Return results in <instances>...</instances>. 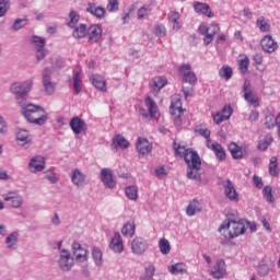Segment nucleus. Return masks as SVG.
Listing matches in <instances>:
<instances>
[{
	"instance_id": "7ed1b4c3",
	"label": "nucleus",
	"mask_w": 280,
	"mask_h": 280,
	"mask_svg": "<svg viewBox=\"0 0 280 280\" xmlns=\"http://www.w3.org/2000/svg\"><path fill=\"white\" fill-rule=\"evenodd\" d=\"M22 115L30 121V124H35L36 126H45L47 119H49L45 108L34 104H28L23 107Z\"/></svg>"
},
{
	"instance_id": "338daca9",
	"label": "nucleus",
	"mask_w": 280,
	"mask_h": 280,
	"mask_svg": "<svg viewBox=\"0 0 280 280\" xmlns=\"http://www.w3.org/2000/svg\"><path fill=\"white\" fill-rule=\"evenodd\" d=\"M245 229H248L252 231V233H255V231H257V225L255 222L245 221Z\"/></svg>"
},
{
	"instance_id": "774afa93",
	"label": "nucleus",
	"mask_w": 280,
	"mask_h": 280,
	"mask_svg": "<svg viewBox=\"0 0 280 280\" xmlns=\"http://www.w3.org/2000/svg\"><path fill=\"white\" fill-rule=\"evenodd\" d=\"M155 175L158 178H163V176H167V173L165 172V167H159L155 170Z\"/></svg>"
},
{
	"instance_id": "9d476101",
	"label": "nucleus",
	"mask_w": 280,
	"mask_h": 280,
	"mask_svg": "<svg viewBox=\"0 0 280 280\" xmlns=\"http://www.w3.org/2000/svg\"><path fill=\"white\" fill-rule=\"evenodd\" d=\"M72 255H73V259L74 261H77V264H86L89 257V250H86V248L82 247V245L80 243H73L72 244Z\"/></svg>"
},
{
	"instance_id": "72a5a7b5",
	"label": "nucleus",
	"mask_w": 280,
	"mask_h": 280,
	"mask_svg": "<svg viewBox=\"0 0 280 280\" xmlns=\"http://www.w3.org/2000/svg\"><path fill=\"white\" fill-rule=\"evenodd\" d=\"M167 84V78L155 77L151 80L150 86L153 91H161Z\"/></svg>"
},
{
	"instance_id": "2f4dec72",
	"label": "nucleus",
	"mask_w": 280,
	"mask_h": 280,
	"mask_svg": "<svg viewBox=\"0 0 280 280\" xmlns=\"http://www.w3.org/2000/svg\"><path fill=\"white\" fill-rule=\"evenodd\" d=\"M16 140L20 145H27L32 143V135L25 129H20L16 133Z\"/></svg>"
},
{
	"instance_id": "6e6d98bb",
	"label": "nucleus",
	"mask_w": 280,
	"mask_h": 280,
	"mask_svg": "<svg viewBox=\"0 0 280 280\" xmlns=\"http://www.w3.org/2000/svg\"><path fill=\"white\" fill-rule=\"evenodd\" d=\"M92 257L96 266H102V250H100V248L93 249Z\"/></svg>"
},
{
	"instance_id": "09e8293b",
	"label": "nucleus",
	"mask_w": 280,
	"mask_h": 280,
	"mask_svg": "<svg viewBox=\"0 0 280 280\" xmlns=\"http://www.w3.org/2000/svg\"><path fill=\"white\" fill-rule=\"evenodd\" d=\"M171 275H183L185 272V264L177 262L168 267Z\"/></svg>"
},
{
	"instance_id": "20e7f679",
	"label": "nucleus",
	"mask_w": 280,
	"mask_h": 280,
	"mask_svg": "<svg viewBox=\"0 0 280 280\" xmlns=\"http://www.w3.org/2000/svg\"><path fill=\"white\" fill-rule=\"evenodd\" d=\"M198 32L203 36V45H211V43H213V38H215V34H220V24L212 22L208 25L202 22L198 26Z\"/></svg>"
},
{
	"instance_id": "603ef678",
	"label": "nucleus",
	"mask_w": 280,
	"mask_h": 280,
	"mask_svg": "<svg viewBox=\"0 0 280 280\" xmlns=\"http://www.w3.org/2000/svg\"><path fill=\"white\" fill-rule=\"evenodd\" d=\"M262 196L267 202H275V196H272V187L265 186L262 189Z\"/></svg>"
},
{
	"instance_id": "f8f14e48",
	"label": "nucleus",
	"mask_w": 280,
	"mask_h": 280,
	"mask_svg": "<svg viewBox=\"0 0 280 280\" xmlns=\"http://www.w3.org/2000/svg\"><path fill=\"white\" fill-rule=\"evenodd\" d=\"M102 25L100 24H91L88 27V43L90 45H94V43H100V40L102 39Z\"/></svg>"
},
{
	"instance_id": "79ce46f5",
	"label": "nucleus",
	"mask_w": 280,
	"mask_h": 280,
	"mask_svg": "<svg viewBox=\"0 0 280 280\" xmlns=\"http://www.w3.org/2000/svg\"><path fill=\"white\" fill-rule=\"evenodd\" d=\"M269 174L270 176H279V162L277 156H272L269 161Z\"/></svg>"
},
{
	"instance_id": "c85d7f7f",
	"label": "nucleus",
	"mask_w": 280,
	"mask_h": 280,
	"mask_svg": "<svg viewBox=\"0 0 280 280\" xmlns=\"http://www.w3.org/2000/svg\"><path fill=\"white\" fill-rule=\"evenodd\" d=\"M170 110H171V115H183V113H185V109H183V103L180 101V96L175 95L172 97Z\"/></svg>"
},
{
	"instance_id": "13d9d810",
	"label": "nucleus",
	"mask_w": 280,
	"mask_h": 280,
	"mask_svg": "<svg viewBox=\"0 0 280 280\" xmlns=\"http://www.w3.org/2000/svg\"><path fill=\"white\" fill-rule=\"evenodd\" d=\"M8 10H10V0H0V18L5 16Z\"/></svg>"
},
{
	"instance_id": "6ab92c4d",
	"label": "nucleus",
	"mask_w": 280,
	"mask_h": 280,
	"mask_svg": "<svg viewBox=\"0 0 280 280\" xmlns=\"http://www.w3.org/2000/svg\"><path fill=\"white\" fill-rule=\"evenodd\" d=\"M33 43L35 45L37 60L38 61L44 60L45 56H47V51L45 50V43H46L45 38L34 36Z\"/></svg>"
},
{
	"instance_id": "39448f33",
	"label": "nucleus",
	"mask_w": 280,
	"mask_h": 280,
	"mask_svg": "<svg viewBox=\"0 0 280 280\" xmlns=\"http://www.w3.org/2000/svg\"><path fill=\"white\" fill-rule=\"evenodd\" d=\"M144 104L148 108V112L144 108L139 109V114L143 117V119H158V117L161 115L159 113V105H156V102L150 96H147L144 98Z\"/></svg>"
},
{
	"instance_id": "dca6fc26",
	"label": "nucleus",
	"mask_w": 280,
	"mask_h": 280,
	"mask_svg": "<svg viewBox=\"0 0 280 280\" xmlns=\"http://www.w3.org/2000/svg\"><path fill=\"white\" fill-rule=\"evenodd\" d=\"M131 250L133 255H143L148 250V242L141 236H136L131 242Z\"/></svg>"
},
{
	"instance_id": "864d4df0",
	"label": "nucleus",
	"mask_w": 280,
	"mask_h": 280,
	"mask_svg": "<svg viewBox=\"0 0 280 280\" xmlns=\"http://www.w3.org/2000/svg\"><path fill=\"white\" fill-rule=\"evenodd\" d=\"M18 242H19V233L13 232L7 237L8 248H14Z\"/></svg>"
},
{
	"instance_id": "ea45409f",
	"label": "nucleus",
	"mask_w": 280,
	"mask_h": 280,
	"mask_svg": "<svg viewBox=\"0 0 280 280\" xmlns=\"http://www.w3.org/2000/svg\"><path fill=\"white\" fill-rule=\"evenodd\" d=\"M219 77L222 78V80H231L233 78V68H231L228 65H224L220 70H219Z\"/></svg>"
},
{
	"instance_id": "a878e982",
	"label": "nucleus",
	"mask_w": 280,
	"mask_h": 280,
	"mask_svg": "<svg viewBox=\"0 0 280 280\" xmlns=\"http://www.w3.org/2000/svg\"><path fill=\"white\" fill-rule=\"evenodd\" d=\"M90 82L93 84L94 88L97 89V91L106 93V79H104V77H102L101 74H92L90 78Z\"/></svg>"
},
{
	"instance_id": "4d7b16f0",
	"label": "nucleus",
	"mask_w": 280,
	"mask_h": 280,
	"mask_svg": "<svg viewBox=\"0 0 280 280\" xmlns=\"http://www.w3.org/2000/svg\"><path fill=\"white\" fill-rule=\"evenodd\" d=\"M106 10L109 12H117L119 10V0H107Z\"/></svg>"
},
{
	"instance_id": "bb28decb",
	"label": "nucleus",
	"mask_w": 280,
	"mask_h": 280,
	"mask_svg": "<svg viewBox=\"0 0 280 280\" xmlns=\"http://www.w3.org/2000/svg\"><path fill=\"white\" fill-rule=\"evenodd\" d=\"M226 275V262L223 259L217 261L214 270L211 271L213 279H222Z\"/></svg>"
},
{
	"instance_id": "de8ad7c7",
	"label": "nucleus",
	"mask_w": 280,
	"mask_h": 280,
	"mask_svg": "<svg viewBox=\"0 0 280 280\" xmlns=\"http://www.w3.org/2000/svg\"><path fill=\"white\" fill-rule=\"evenodd\" d=\"M152 12V2L149 4H144L138 10V19H145V16H150Z\"/></svg>"
},
{
	"instance_id": "0eeeda50",
	"label": "nucleus",
	"mask_w": 280,
	"mask_h": 280,
	"mask_svg": "<svg viewBox=\"0 0 280 280\" xmlns=\"http://www.w3.org/2000/svg\"><path fill=\"white\" fill-rule=\"evenodd\" d=\"M243 93H244V100L247 102V104H250L254 108H258L259 106V96L253 92V89L250 86V81L246 79L243 84Z\"/></svg>"
},
{
	"instance_id": "3c124183",
	"label": "nucleus",
	"mask_w": 280,
	"mask_h": 280,
	"mask_svg": "<svg viewBox=\"0 0 280 280\" xmlns=\"http://www.w3.org/2000/svg\"><path fill=\"white\" fill-rule=\"evenodd\" d=\"M272 141V135H267L265 139L258 143V149H260L262 152L268 150V145H270Z\"/></svg>"
},
{
	"instance_id": "4468645a",
	"label": "nucleus",
	"mask_w": 280,
	"mask_h": 280,
	"mask_svg": "<svg viewBox=\"0 0 280 280\" xmlns=\"http://www.w3.org/2000/svg\"><path fill=\"white\" fill-rule=\"evenodd\" d=\"M34 82L32 80H28L24 83H13L11 86L12 93L18 95V97H26L30 91H32V85Z\"/></svg>"
},
{
	"instance_id": "e2e57ef3",
	"label": "nucleus",
	"mask_w": 280,
	"mask_h": 280,
	"mask_svg": "<svg viewBox=\"0 0 280 280\" xmlns=\"http://www.w3.org/2000/svg\"><path fill=\"white\" fill-rule=\"evenodd\" d=\"M253 180H254V185H255V187H257V189L264 188V180L261 179V177L254 175Z\"/></svg>"
},
{
	"instance_id": "ddd939ff",
	"label": "nucleus",
	"mask_w": 280,
	"mask_h": 280,
	"mask_svg": "<svg viewBox=\"0 0 280 280\" xmlns=\"http://www.w3.org/2000/svg\"><path fill=\"white\" fill-rule=\"evenodd\" d=\"M233 115V107L231 105H225L222 110L217 112L214 115H212V119L217 126H220V124H224V121H229L231 119V116Z\"/></svg>"
},
{
	"instance_id": "7c9ffc66",
	"label": "nucleus",
	"mask_w": 280,
	"mask_h": 280,
	"mask_svg": "<svg viewBox=\"0 0 280 280\" xmlns=\"http://www.w3.org/2000/svg\"><path fill=\"white\" fill-rule=\"evenodd\" d=\"M109 248L114 250V253H124V241H121V235L116 233L110 241Z\"/></svg>"
},
{
	"instance_id": "4be33fe9",
	"label": "nucleus",
	"mask_w": 280,
	"mask_h": 280,
	"mask_svg": "<svg viewBox=\"0 0 280 280\" xmlns=\"http://www.w3.org/2000/svg\"><path fill=\"white\" fill-rule=\"evenodd\" d=\"M50 75H51V70L46 68L43 73V84L48 95L54 94V91H56V85L51 82Z\"/></svg>"
},
{
	"instance_id": "4c0bfd02",
	"label": "nucleus",
	"mask_w": 280,
	"mask_h": 280,
	"mask_svg": "<svg viewBox=\"0 0 280 280\" xmlns=\"http://www.w3.org/2000/svg\"><path fill=\"white\" fill-rule=\"evenodd\" d=\"M156 272V267L154 265H148L144 268V272L140 276V280H152Z\"/></svg>"
},
{
	"instance_id": "f257e3e1",
	"label": "nucleus",
	"mask_w": 280,
	"mask_h": 280,
	"mask_svg": "<svg viewBox=\"0 0 280 280\" xmlns=\"http://www.w3.org/2000/svg\"><path fill=\"white\" fill-rule=\"evenodd\" d=\"M175 156L184 159L186 165H188L187 176L190 180L200 183V170H202V160L198 152L192 149L186 148L183 143L174 141L173 144Z\"/></svg>"
},
{
	"instance_id": "bf43d9fd",
	"label": "nucleus",
	"mask_w": 280,
	"mask_h": 280,
	"mask_svg": "<svg viewBox=\"0 0 280 280\" xmlns=\"http://www.w3.org/2000/svg\"><path fill=\"white\" fill-rule=\"evenodd\" d=\"M155 35L159 36L160 38L167 36V28H165V25L158 24L155 26Z\"/></svg>"
},
{
	"instance_id": "5701e85b",
	"label": "nucleus",
	"mask_w": 280,
	"mask_h": 280,
	"mask_svg": "<svg viewBox=\"0 0 280 280\" xmlns=\"http://www.w3.org/2000/svg\"><path fill=\"white\" fill-rule=\"evenodd\" d=\"M224 194L229 200H232L234 202H237L240 200V195L237 194V190L235 189V186L233 185V182L231 179H226L224 185Z\"/></svg>"
},
{
	"instance_id": "f704fd0d",
	"label": "nucleus",
	"mask_w": 280,
	"mask_h": 280,
	"mask_svg": "<svg viewBox=\"0 0 280 280\" xmlns=\"http://www.w3.org/2000/svg\"><path fill=\"white\" fill-rule=\"evenodd\" d=\"M167 19H168V23L173 24V30L175 32H178V30H180L182 27L180 22H178L180 20V13L176 11H171L167 15Z\"/></svg>"
},
{
	"instance_id": "680f3d73",
	"label": "nucleus",
	"mask_w": 280,
	"mask_h": 280,
	"mask_svg": "<svg viewBox=\"0 0 280 280\" xmlns=\"http://www.w3.org/2000/svg\"><path fill=\"white\" fill-rule=\"evenodd\" d=\"M27 25V20L25 19H19L14 22L13 28L14 30H21V27H25Z\"/></svg>"
},
{
	"instance_id": "5fc2aeb1",
	"label": "nucleus",
	"mask_w": 280,
	"mask_h": 280,
	"mask_svg": "<svg viewBox=\"0 0 280 280\" xmlns=\"http://www.w3.org/2000/svg\"><path fill=\"white\" fill-rule=\"evenodd\" d=\"M275 126H276V118H275V115L268 114V115L265 117V127H266L268 130H272V128H275Z\"/></svg>"
},
{
	"instance_id": "393cba45",
	"label": "nucleus",
	"mask_w": 280,
	"mask_h": 280,
	"mask_svg": "<svg viewBox=\"0 0 280 280\" xmlns=\"http://www.w3.org/2000/svg\"><path fill=\"white\" fill-rule=\"evenodd\" d=\"M71 259V254L67 249H62L60 252V258H59V266L63 272H69L71 270V262L69 260Z\"/></svg>"
},
{
	"instance_id": "0e129e2a",
	"label": "nucleus",
	"mask_w": 280,
	"mask_h": 280,
	"mask_svg": "<svg viewBox=\"0 0 280 280\" xmlns=\"http://www.w3.org/2000/svg\"><path fill=\"white\" fill-rule=\"evenodd\" d=\"M71 24L80 25V14L75 13V11L71 12Z\"/></svg>"
},
{
	"instance_id": "8fccbe9b",
	"label": "nucleus",
	"mask_w": 280,
	"mask_h": 280,
	"mask_svg": "<svg viewBox=\"0 0 280 280\" xmlns=\"http://www.w3.org/2000/svg\"><path fill=\"white\" fill-rule=\"evenodd\" d=\"M248 65H250V59L247 56H243L238 59V66L241 73H248Z\"/></svg>"
},
{
	"instance_id": "cd10ccee",
	"label": "nucleus",
	"mask_w": 280,
	"mask_h": 280,
	"mask_svg": "<svg viewBox=\"0 0 280 280\" xmlns=\"http://www.w3.org/2000/svg\"><path fill=\"white\" fill-rule=\"evenodd\" d=\"M89 26L84 23L72 25V36L73 38H77L78 40L82 38H86Z\"/></svg>"
},
{
	"instance_id": "aec40b11",
	"label": "nucleus",
	"mask_w": 280,
	"mask_h": 280,
	"mask_svg": "<svg viewBox=\"0 0 280 280\" xmlns=\"http://www.w3.org/2000/svg\"><path fill=\"white\" fill-rule=\"evenodd\" d=\"M136 148L141 156H145L152 152V143L145 138H138Z\"/></svg>"
},
{
	"instance_id": "a211bd4d",
	"label": "nucleus",
	"mask_w": 280,
	"mask_h": 280,
	"mask_svg": "<svg viewBox=\"0 0 280 280\" xmlns=\"http://www.w3.org/2000/svg\"><path fill=\"white\" fill-rule=\"evenodd\" d=\"M260 47L267 54H272L279 49V44L272 38V36L267 35L260 40Z\"/></svg>"
},
{
	"instance_id": "c9c22d12",
	"label": "nucleus",
	"mask_w": 280,
	"mask_h": 280,
	"mask_svg": "<svg viewBox=\"0 0 280 280\" xmlns=\"http://www.w3.org/2000/svg\"><path fill=\"white\" fill-rule=\"evenodd\" d=\"M136 231L137 224H135V221L127 222L121 229V233L125 237H133Z\"/></svg>"
},
{
	"instance_id": "69168bd1",
	"label": "nucleus",
	"mask_w": 280,
	"mask_h": 280,
	"mask_svg": "<svg viewBox=\"0 0 280 280\" xmlns=\"http://www.w3.org/2000/svg\"><path fill=\"white\" fill-rule=\"evenodd\" d=\"M259 120V112L257 110H252L249 116H248V121H258Z\"/></svg>"
},
{
	"instance_id": "f3484780",
	"label": "nucleus",
	"mask_w": 280,
	"mask_h": 280,
	"mask_svg": "<svg viewBox=\"0 0 280 280\" xmlns=\"http://www.w3.org/2000/svg\"><path fill=\"white\" fill-rule=\"evenodd\" d=\"M101 180L104 183L105 187H108V189H115L117 185V180H115L110 168H102Z\"/></svg>"
},
{
	"instance_id": "37998d69",
	"label": "nucleus",
	"mask_w": 280,
	"mask_h": 280,
	"mask_svg": "<svg viewBox=\"0 0 280 280\" xmlns=\"http://www.w3.org/2000/svg\"><path fill=\"white\" fill-rule=\"evenodd\" d=\"M159 248L162 255H170L172 245H170V241H167V238H161L159 242Z\"/></svg>"
},
{
	"instance_id": "9b49d317",
	"label": "nucleus",
	"mask_w": 280,
	"mask_h": 280,
	"mask_svg": "<svg viewBox=\"0 0 280 280\" xmlns=\"http://www.w3.org/2000/svg\"><path fill=\"white\" fill-rule=\"evenodd\" d=\"M206 148L213 151L215 159L220 163L226 161V150H224V147H222V144H220L219 142L208 140V143H206Z\"/></svg>"
},
{
	"instance_id": "423d86ee",
	"label": "nucleus",
	"mask_w": 280,
	"mask_h": 280,
	"mask_svg": "<svg viewBox=\"0 0 280 280\" xmlns=\"http://www.w3.org/2000/svg\"><path fill=\"white\" fill-rule=\"evenodd\" d=\"M178 73L186 84H191V86H194L198 83V78L196 77V73L191 71V66L189 63L180 65Z\"/></svg>"
},
{
	"instance_id": "412c9836",
	"label": "nucleus",
	"mask_w": 280,
	"mask_h": 280,
	"mask_svg": "<svg viewBox=\"0 0 280 280\" xmlns=\"http://www.w3.org/2000/svg\"><path fill=\"white\" fill-rule=\"evenodd\" d=\"M86 12L95 19H104L106 16V9L104 7H98L95 2H89L86 7Z\"/></svg>"
},
{
	"instance_id": "2eb2a0df",
	"label": "nucleus",
	"mask_w": 280,
	"mask_h": 280,
	"mask_svg": "<svg viewBox=\"0 0 280 280\" xmlns=\"http://www.w3.org/2000/svg\"><path fill=\"white\" fill-rule=\"evenodd\" d=\"M71 130L77 137H84L88 130L86 122L80 117H73L71 119Z\"/></svg>"
},
{
	"instance_id": "f03ea898",
	"label": "nucleus",
	"mask_w": 280,
	"mask_h": 280,
	"mask_svg": "<svg viewBox=\"0 0 280 280\" xmlns=\"http://www.w3.org/2000/svg\"><path fill=\"white\" fill-rule=\"evenodd\" d=\"M246 220H235L228 217V221L223 222L220 228L219 232L225 237V240H235V237H240V235H244L246 233Z\"/></svg>"
},
{
	"instance_id": "58836bf2",
	"label": "nucleus",
	"mask_w": 280,
	"mask_h": 280,
	"mask_svg": "<svg viewBox=\"0 0 280 280\" xmlns=\"http://www.w3.org/2000/svg\"><path fill=\"white\" fill-rule=\"evenodd\" d=\"M82 71H77L73 77V90L75 95L82 91Z\"/></svg>"
},
{
	"instance_id": "1a4fd4ad",
	"label": "nucleus",
	"mask_w": 280,
	"mask_h": 280,
	"mask_svg": "<svg viewBox=\"0 0 280 280\" xmlns=\"http://www.w3.org/2000/svg\"><path fill=\"white\" fill-rule=\"evenodd\" d=\"M3 201L12 209H21L23 207V196L18 191H10L2 196Z\"/></svg>"
},
{
	"instance_id": "a18cd8bd",
	"label": "nucleus",
	"mask_w": 280,
	"mask_h": 280,
	"mask_svg": "<svg viewBox=\"0 0 280 280\" xmlns=\"http://www.w3.org/2000/svg\"><path fill=\"white\" fill-rule=\"evenodd\" d=\"M195 132L199 133L200 137H203L206 139V144L211 141V130H209V128L199 126L196 127Z\"/></svg>"
},
{
	"instance_id": "052dcab7",
	"label": "nucleus",
	"mask_w": 280,
	"mask_h": 280,
	"mask_svg": "<svg viewBox=\"0 0 280 280\" xmlns=\"http://www.w3.org/2000/svg\"><path fill=\"white\" fill-rule=\"evenodd\" d=\"M270 273V267L268 265H260L258 267L259 277H267Z\"/></svg>"
},
{
	"instance_id": "473e14b6",
	"label": "nucleus",
	"mask_w": 280,
	"mask_h": 280,
	"mask_svg": "<svg viewBox=\"0 0 280 280\" xmlns=\"http://www.w3.org/2000/svg\"><path fill=\"white\" fill-rule=\"evenodd\" d=\"M202 211V203L198 201L197 199H194L189 202L187 209H186V215H189V218L196 215V213H200Z\"/></svg>"
},
{
	"instance_id": "c756f323",
	"label": "nucleus",
	"mask_w": 280,
	"mask_h": 280,
	"mask_svg": "<svg viewBox=\"0 0 280 280\" xmlns=\"http://www.w3.org/2000/svg\"><path fill=\"white\" fill-rule=\"evenodd\" d=\"M28 166L31 172H33L34 174H36V172H43V170H45V158L43 156L33 158Z\"/></svg>"
},
{
	"instance_id": "c03bdc74",
	"label": "nucleus",
	"mask_w": 280,
	"mask_h": 280,
	"mask_svg": "<svg viewBox=\"0 0 280 280\" xmlns=\"http://www.w3.org/2000/svg\"><path fill=\"white\" fill-rule=\"evenodd\" d=\"M256 25L260 30V32H264V33L270 32V23L264 16H259L257 19Z\"/></svg>"
},
{
	"instance_id": "e433bc0d",
	"label": "nucleus",
	"mask_w": 280,
	"mask_h": 280,
	"mask_svg": "<svg viewBox=\"0 0 280 280\" xmlns=\"http://www.w3.org/2000/svg\"><path fill=\"white\" fill-rule=\"evenodd\" d=\"M72 183L77 185V187H82L86 183V175L80 172V170H74L72 174Z\"/></svg>"
},
{
	"instance_id": "6e6552de",
	"label": "nucleus",
	"mask_w": 280,
	"mask_h": 280,
	"mask_svg": "<svg viewBox=\"0 0 280 280\" xmlns=\"http://www.w3.org/2000/svg\"><path fill=\"white\" fill-rule=\"evenodd\" d=\"M228 150L235 161H242V159H246L248 156V147L238 145L235 142H231L228 145Z\"/></svg>"
},
{
	"instance_id": "a19ab883",
	"label": "nucleus",
	"mask_w": 280,
	"mask_h": 280,
	"mask_svg": "<svg viewBox=\"0 0 280 280\" xmlns=\"http://www.w3.org/2000/svg\"><path fill=\"white\" fill-rule=\"evenodd\" d=\"M113 143L114 145H118V148H121L122 150H126V148L130 147V142L121 135H116L113 139Z\"/></svg>"
},
{
	"instance_id": "b1692460",
	"label": "nucleus",
	"mask_w": 280,
	"mask_h": 280,
	"mask_svg": "<svg viewBox=\"0 0 280 280\" xmlns=\"http://www.w3.org/2000/svg\"><path fill=\"white\" fill-rule=\"evenodd\" d=\"M194 10L197 14H203L208 19H213V16H215V14H213L211 11V7L205 2H195Z\"/></svg>"
},
{
	"instance_id": "49530a36",
	"label": "nucleus",
	"mask_w": 280,
	"mask_h": 280,
	"mask_svg": "<svg viewBox=\"0 0 280 280\" xmlns=\"http://www.w3.org/2000/svg\"><path fill=\"white\" fill-rule=\"evenodd\" d=\"M125 194L129 200H137V198H139V189L137 186H128L125 189Z\"/></svg>"
}]
</instances>
